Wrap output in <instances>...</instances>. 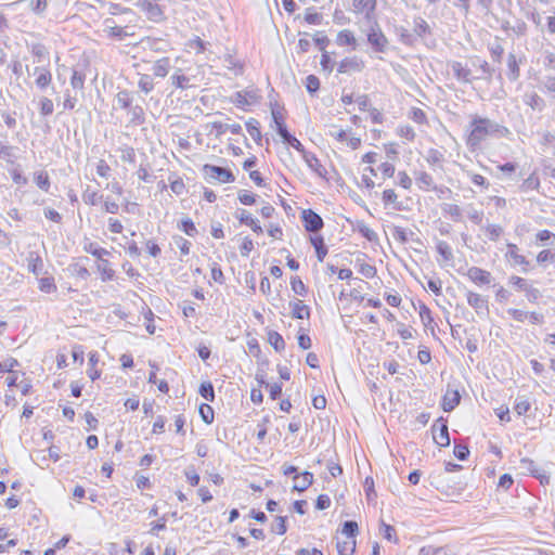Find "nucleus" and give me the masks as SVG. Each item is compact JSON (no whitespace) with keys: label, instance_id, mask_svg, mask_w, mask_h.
I'll use <instances>...</instances> for the list:
<instances>
[{"label":"nucleus","instance_id":"nucleus-9","mask_svg":"<svg viewBox=\"0 0 555 555\" xmlns=\"http://www.w3.org/2000/svg\"><path fill=\"white\" fill-rule=\"evenodd\" d=\"M466 276L477 286L490 285L493 280L490 271L479 267H470L466 272Z\"/></svg>","mask_w":555,"mask_h":555},{"label":"nucleus","instance_id":"nucleus-53","mask_svg":"<svg viewBox=\"0 0 555 555\" xmlns=\"http://www.w3.org/2000/svg\"><path fill=\"white\" fill-rule=\"evenodd\" d=\"M138 86L144 93H150L154 89L153 78L147 74H142L139 78Z\"/></svg>","mask_w":555,"mask_h":555},{"label":"nucleus","instance_id":"nucleus-22","mask_svg":"<svg viewBox=\"0 0 555 555\" xmlns=\"http://www.w3.org/2000/svg\"><path fill=\"white\" fill-rule=\"evenodd\" d=\"M238 221L249 227L255 234L260 235L263 233V228L261 227L259 221L256 218H254L253 215L247 210H242L241 215L238 216Z\"/></svg>","mask_w":555,"mask_h":555},{"label":"nucleus","instance_id":"nucleus-32","mask_svg":"<svg viewBox=\"0 0 555 555\" xmlns=\"http://www.w3.org/2000/svg\"><path fill=\"white\" fill-rule=\"evenodd\" d=\"M268 343L276 351L282 352L285 349V340L283 336L276 331H269L267 334Z\"/></svg>","mask_w":555,"mask_h":555},{"label":"nucleus","instance_id":"nucleus-54","mask_svg":"<svg viewBox=\"0 0 555 555\" xmlns=\"http://www.w3.org/2000/svg\"><path fill=\"white\" fill-rule=\"evenodd\" d=\"M199 393L207 401L212 402L215 400V390L210 382H204L201 384Z\"/></svg>","mask_w":555,"mask_h":555},{"label":"nucleus","instance_id":"nucleus-36","mask_svg":"<svg viewBox=\"0 0 555 555\" xmlns=\"http://www.w3.org/2000/svg\"><path fill=\"white\" fill-rule=\"evenodd\" d=\"M133 479L137 489L141 492L153 488V481L149 475L135 473Z\"/></svg>","mask_w":555,"mask_h":555},{"label":"nucleus","instance_id":"nucleus-59","mask_svg":"<svg viewBox=\"0 0 555 555\" xmlns=\"http://www.w3.org/2000/svg\"><path fill=\"white\" fill-rule=\"evenodd\" d=\"M170 190L176 195H181L185 193L186 185L181 177H175V179L170 180Z\"/></svg>","mask_w":555,"mask_h":555},{"label":"nucleus","instance_id":"nucleus-34","mask_svg":"<svg viewBox=\"0 0 555 555\" xmlns=\"http://www.w3.org/2000/svg\"><path fill=\"white\" fill-rule=\"evenodd\" d=\"M508 256L514 261L515 264L520 267H527L529 266V261L526 258V256L521 255L519 253V248L516 244H508Z\"/></svg>","mask_w":555,"mask_h":555},{"label":"nucleus","instance_id":"nucleus-4","mask_svg":"<svg viewBox=\"0 0 555 555\" xmlns=\"http://www.w3.org/2000/svg\"><path fill=\"white\" fill-rule=\"evenodd\" d=\"M204 179L212 184H229L235 182L233 171L228 167L205 164L202 167Z\"/></svg>","mask_w":555,"mask_h":555},{"label":"nucleus","instance_id":"nucleus-58","mask_svg":"<svg viewBox=\"0 0 555 555\" xmlns=\"http://www.w3.org/2000/svg\"><path fill=\"white\" fill-rule=\"evenodd\" d=\"M10 176L12 178V181L18 186H24L28 182L27 178L23 175L22 170L18 167L12 168L10 170Z\"/></svg>","mask_w":555,"mask_h":555},{"label":"nucleus","instance_id":"nucleus-20","mask_svg":"<svg viewBox=\"0 0 555 555\" xmlns=\"http://www.w3.org/2000/svg\"><path fill=\"white\" fill-rule=\"evenodd\" d=\"M336 43L339 47H348L351 50H356L358 47V40H357L353 31L350 29H343V30L338 31V34L336 36Z\"/></svg>","mask_w":555,"mask_h":555},{"label":"nucleus","instance_id":"nucleus-18","mask_svg":"<svg viewBox=\"0 0 555 555\" xmlns=\"http://www.w3.org/2000/svg\"><path fill=\"white\" fill-rule=\"evenodd\" d=\"M313 482V474L310 472H302L294 476L293 490L297 492L306 491Z\"/></svg>","mask_w":555,"mask_h":555},{"label":"nucleus","instance_id":"nucleus-28","mask_svg":"<svg viewBox=\"0 0 555 555\" xmlns=\"http://www.w3.org/2000/svg\"><path fill=\"white\" fill-rule=\"evenodd\" d=\"M237 249L242 257L248 258L251 251L255 249V242L250 235L238 236Z\"/></svg>","mask_w":555,"mask_h":555},{"label":"nucleus","instance_id":"nucleus-61","mask_svg":"<svg viewBox=\"0 0 555 555\" xmlns=\"http://www.w3.org/2000/svg\"><path fill=\"white\" fill-rule=\"evenodd\" d=\"M509 284L512 286H514L515 288H517V289L526 291V292H531V288H530V285H529L528 281L526 279H524V278H520V276H517V275H513L509 279Z\"/></svg>","mask_w":555,"mask_h":555},{"label":"nucleus","instance_id":"nucleus-30","mask_svg":"<svg viewBox=\"0 0 555 555\" xmlns=\"http://www.w3.org/2000/svg\"><path fill=\"white\" fill-rule=\"evenodd\" d=\"M170 69V59L165 56L158 59L153 64V74L156 77L165 78Z\"/></svg>","mask_w":555,"mask_h":555},{"label":"nucleus","instance_id":"nucleus-45","mask_svg":"<svg viewBox=\"0 0 555 555\" xmlns=\"http://www.w3.org/2000/svg\"><path fill=\"white\" fill-rule=\"evenodd\" d=\"M535 261L538 264L554 263L555 253L547 248L541 249L535 256Z\"/></svg>","mask_w":555,"mask_h":555},{"label":"nucleus","instance_id":"nucleus-1","mask_svg":"<svg viewBox=\"0 0 555 555\" xmlns=\"http://www.w3.org/2000/svg\"><path fill=\"white\" fill-rule=\"evenodd\" d=\"M83 250L95 258L94 268L102 282H111L116 278V270L108 257L111 251L93 242L85 244Z\"/></svg>","mask_w":555,"mask_h":555},{"label":"nucleus","instance_id":"nucleus-35","mask_svg":"<svg viewBox=\"0 0 555 555\" xmlns=\"http://www.w3.org/2000/svg\"><path fill=\"white\" fill-rule=\"evenodd\" d=\"M356 539L348 538L345 541L337 542V552L339 555H352L356 551Z\"/></svg>","mask_w":555,"mask_h":555},{"label":"nucleus","instance_id":"nucleus-50","mask_svg":"<svg viewBox=\"0 0 555 555\" xmlns=\"http://www.w3.org/2000/svg\"><path fill=\"white\" fill-rule=\"evenodd\" d=\"M179 229L189 236H195L197 234L195 223L190 218L182 219L179 224Z\"/></svg>","mask_w":555,"mask_h":555},{"label":"nucleus","instance_id":"nucleus-24","mask_svg":"<svg viewBox=\"0 0 555 555\" xmlns=\"http://www.w3.org/2000/svg\"><path fill=\"white\" fill-rule=\"evenodd\" d=\"M35 75H36V85L40 89L48 88L52 82V74L49 68L47 67H36L35 68Z\"/></svg>","mask_w":555,"mask_h":555},{"label":"nucleus","instance_id":"nucleus-64","mask_svg":"<svg viewBox=\"0 0 555 555\" xmlns=\"http://www.w3.org/2000/svg\"><path fill=\"white\" fill-rule=\"evenodd\" d=\"M238 201L245 206H251L257 202V195L250 191H242L238 193Z\"/></svg>","mask_w":555,"mask_h":555},{"label":"nucleus","instance_id":"nucleus-16","mask_svg":"<svg viewBox=\"0 0 555 555\" xmlns=\"http://www.w3.org/2000/svg\"><path fill=\"white\" fill-rule=\"evenodd\" d=\"M467 304L476 310L477 313H488V300L478 293L468 292L466 295Z\"/></svg>","mask_w":555,"mask_h":555},{"label":"nucleus","instance_id":"nucleus-41","mask_svg":"<svg viewBox=\"0 0 555 555\" xmlns=\"http://www.w3.org/2000/svg\"><path fill=\"white\" fill-rule=\"evenodd\" d=\"M271 532L275 535H284L287 532V518L285 516H276L271 526Z\"/></svg>","mask_w":555,"mask_h":555},{"label":"nucleus","instance_id":"nucleus-57","mask_svg":"<svg viewBox=\"0 0 555 555\" xmlns=\"http://www.w3.org/2000/svg\"><path fill=\"white\" fill-rule=\"evenodd\" d=\"M259 215L261 216L262 219H273L274 217H279V212L276 211L275 207L270 204V203H266L264 205L261 206V208L259 209Z\"/></svg>","mask_w":555,"mask_h":555},{"label":"nucleus","instance_id":"nucleus-8","mask_svg":"<svg viewBox=\"0 0 555 555\" xmlns=\"http://www.w3.org/2000/svg\"><path fill=\"white\" fill-rule=\"evenodd\" d=\"M433 438L437 446L448 447L450 444V437L448 430L447 420L439 417L433 425Z\"/></svg>","mask_w":555,"mask_h":555},{"label":"nucleus","instance_id":"nucleus-13","mask_svg":"<svg viewBox=\"0 0 555 555\" xmlns=\"http://www.w3.org/2000/svg\"><path fill=\"white\" fill-rule=\"evenodd\" d=\"M364 67V63L362 60L357 56L345 57L340 61L338 65V73L340 74H351L361 72Z\"/></svg>","mask_w":555,"mask_h":555},{"label":"nucleus","instance_id":"nucleus-25","mask_svg":"<svg viewBox=\"0 0 555 555\" xmlns=\"http://www.w3.org/2000/svg\"><path fill=\"white\" fill-rule=\"evenodd\" d=\"M382 202L386 207L390 206L397 210L402 209V205L399 202V195L393 189H385L382 192Z\"/></svg>","mask_w":555,"mask_h":555},{"label":"nucleus","instance_id":"nucleus-15","mask_svg":"<svg viewBox=\"0 0 555 555\" xmlns=\"http://www.w3.org/2000/svg\"><path fill=\"white\" fill-rule=\"evenodd\" d=\"M141 9L152 21L158 22L164 18V11L155 0H144Z\"/></svg>","mask_w":555,"mask_h":555},{"label":"nucleus","instance_id":"nucleus-27","mask_svg":"<svg viewBox=\"0 0 555 555\" xmlns=\"http://www.w3.org/2000/svg\"><path fill=\"white\" fill-rule=\"evenodd\" d=\"M271 114H272V119L275 124L278 133L285 131L287 129L286 122H285V119H286L285 109L279 105H275L274 107H272Z\"/></svg>","mask_w":555,"mask_h":555},{"label":"nucleus","instance_id":"nucleus-33","mask_svg":"<svg viewBox=\"0 0 555 555\" xmlns=\"http://www.w3.org/2000/svg\"><path fill=\"white\" fill-rule=\"evenodd\" d=\"M291 289L293 293L300 297H306L309 293L308 286L304 283V281L300 279V276L295 275L291 278L289 281Z\"/></svg>","mask_w":555,"mask_h":555},{"label":"nucleus","instance_id":"nucleus-63","mask_svg":"<svg viewBox=\"0 0 555 555\" xmlns=\"http://www.w3.org/2000/svg\"><path fill=\"white\" fill-rule=\"evenodd\" d=\"M39 111L43 116L51 115L54 111L53 101L49 98H42L39 102Z\"/></svg>","mask_w":555,"mask_h":555},{"label":"nucleus","instance_id":"nucleus-39","mask_svg":"<svg viewBox=\"0 0 555 555\" xmlns=\"http://www.w3.org/2000/svg\"><path fill=\"white\" fill-rule=\"evenodd\" d=\"M380 531L383 533V537L387 541H389V542H391L393 544H398L399 543V538H398L397 531H396L393 526L388 525L385 521H380Z\"/></svg>","mask_w":555,"mask_h":555},{"label":"nucleus","instance_id":"nucleus-26","mask_svg":"<svg viewBox=\"0 0 555 555\" xmlns=\"http://www.w3.org/2000/svg\"><path fill=\"white\" fill-rule=\"evenodd\" d=\"M418 314L423 325L434 333L436 328V323L430 308L425 304H421L418 307Z\"/></svg>","mask_w":555,"mask_h":555},{"label":"nucleus","instance_id":"nucleus-38","mask_svg":"<svg viewBox=\"0 0 555 555\" xmlns=\"http://www.w3.org/2000/svg\"><path fill=\"white\" fill-rule=\"evenodd\" d=\"M279 135L283 139V141L285 143H287L288 145H291L292 147H294L297 152H299L300 154L305 153V147L302 145V143L294 135H292L287 129L281 133H279Z\"/></svg>","mask_w":555,"mask_h":555},{"label":"nucleus","instance_id":"nucleus-47","mask_svg":"<svg viewBox=\"0 0 555 555\" xmlns=\"http://www.w3.org/2000/svg\"><path fill=\"white\" fill-rule=\"evenodd\" d=\"M210 278L215 283L219 285H222L225 282L223 271L217 262H212L210 266Z\"/></svg>","mask_w":555,"mask_h":555},{"label":"nucleus","instance_id":"nucleus-23","mask_svg":"<svg viewBox=\"0 0 555 555\" xmlns=\"http://www.w3.org/2000/svg\"><path fill=\"white\" fill-rule=\"evenodd\" d=\"M358 272L366 279H374L377 275V269L374 264L366 261V258H358L356 261Z\"/></svg>","mask_w":555,"mask_h":555},{"label":"nucleus","instance_id":"nucleus-37","mask_svg":"<svg viewBox=\"0 0 555 555\" xmlns=\"http://www.w3.org/2000/svg\"><path fill=\"white\" fill-rule=\"evenodd\" d=\"M266 233L273 241H282L284 237V229L279 222H270L267 227Z\"/></svg>","mask_w":555,"mask_h":555},{"label":"nucleus","instance_id":"nucleus-42","mask_svg":"<svg viewBox=\"0 0 555 555\" xmlns=\"http://www.w3.org/2000/svg\"><path fill=\"white\" fill-rule=\"evenodd\" d=\"M38 288L46 294L54 293L56 291L54 279L52 276L39 279Z\"/></svg>","mask_w":555,"mask_h":555},{"label":"nucleus","instance_id":"nucleus-6","mask_svg":"<svg viewBox=\"0 0 555 555\" xmlns=\"http://www.w3.org/2000/svg\"><path fill=\"white\" fill-rule=\"evenodd\" d=\"M366 38L375 52L384 53L388 50L389 40L376 22L367 30Z\"/></svg>","mask_w":555,"mask_h":555},{"label":"nucleus","instance_id":"nucleus-43","mask_svg":"<svg viewBox=\"0 0 555 555\" xmlns=\"http://www.w3.org/2000/svg\"><path fill=\"white\" fill-rule=\"evenodd\" d=\"M198 413H199L203 422L207 425L211 424L215 420L214 409L207 403H202L199 405Z\"/></svg>","mask_w":555,"mask_h":555},{"label":"nucleus","instance_id":"nucleus-44","mask_svg":"<svg viewBox=\"0 0 555 555\" xmlns=\"http://www.w3.org/2000/svg\"><path fill=\"white\" fill-rule=\"evenodd\" d=\"M397 134L399 138L412 142L416 138V133L410 125H401L397 129Z\"/></svg>","mask_w":555,"mask_h":555},{"label":"nucleus","instance_id":"nucleus-46","mask_svg":"<svg viewBox=\"0 0 555 555\" xmlns=\"http://www.w3.org/2000/svg\"><path fill=\"white\" fill-rule=\"evenodd\" d=\"M166 417L164 415H158L152 425L151 435L152 436H159L163 435L166 430Z\"/></svg>","mask_w":555,"mask_h":555},{"label":"nucleus","instance_id":"nucleus-60","mask_svg":"<svg viewBox=\"0 0 555 555\" xmlns=\"http://www.w3.org/2000/svg\"><path fill=\"white\" fill-rule=\"evenodd\" d=\"M297 341L299 348H301L302 350H308L312 346V340L310 336L302 328L298 331Z\"/></svg>","mask_w":555,"mask_h":555},{"label":"nucleus","instance_id":"nucleus-21","mask_svg":"<svg viewBox=\"0 0 555 555\" xmlns=\"http://www.w3.org/2000/svg\"><path fill=\"white\" fill-rule=\"evenodd\" d=\"M376 0H353V11L356 13L364 14L366 17H371L376 10Z\"/></svg>","mask_w":555,"mask_h":555},{"label":"nucleus","instance_id":"nucleus-55","mask_svg":"<svg viewBox=\"0 0 555 555\" xmlns=\"http://www.w3.org/2000/svg\"><path fill=\"white\" fill-rule=\"evenodd\" d=\"M397 184L404 189V190H411L413 185L412 178L409 176V173L405 170H401L397 175Z\"/></svg>","mask_w":555,"mask_h":555},{"label":"nucleus","instance_id":"nucleus-56","mask_svg":"<svg viewBox=\"0 0 555 555\" xmlns=\"http://www.w3.org/2000/svg\"><path fill=\"white\" fill-rule=\"evenodd\" d=\"M184 477L186 482L191 487H197L201 480V476L194 467H189L184 470Z\"/></svg>","mask_w":555,"mask_h":555},{"label":"nucleus","instance_id":"nucleus-62","mask_svg":"<svg viewBox=\"0 0 555 555\" xmlns=\"http://www.w3.org/2000/svg\"><path fill=\"white\" fill-rule=\"evenodd\" d=\"M378 170L384 179H390L393 177L396 168L391 162H384L379 165Z\"/></svg>","mask_w":555,"mask_h":555},{"label":"nucleus","instance_id":"nucleus-31","mask_svg":"<svg viewBox=\"0 0 555 555\" xmlns=\"http://www.w3.org/2000/svg\"><path fill=\"white\" fill-rule=\"evenodd\" d=\"M27 268L28 270L34 273L35 275H38L42 272L43 269V260L41 256L38 253H30L27 258Z\"/></svg>","mask_w":555,"mask_h":555},{"label":"nucleus","instance_id":"nucleus-49","mask_svg":"<svg viewBox=\"0 0 555 555\" xmlns=\"http://www.w3.org/2000/svg\"><path fill=\"white\" fill-rule=\"evenodd\" d=\"M409 117L418 125H426L428 122L426 113L420 107H413L410 111Z\"/></svg>","mask_w":555,"mask_h":555},{"label":"nucleus","instance_id":"nucleus-7","mask_svg":"<svg viewBox=\"0 0 555 555\" xmlns=\"http://www.w3.org/2000/svg\"><path fill=\"white\" fill-rule=\"evenodd\" d=\"M242 168L248 173L249 180L257 188H266L267 181L262 172L258 169V158L256 155L250 154L242 164Z\"/></svg>","mask_w":555,"mask_h":555},{"label":"nucleus","instance_id":"nucleus-10","mask_svg":"<svg viewBox=\"0 0 555 555\" xmlns=\"http://www.w3.org/2000/svg\"><path fill=\"white\" fill-rule=\"evenodd\" d=\"M308 242L313 247L318 261L323 262L328 255V246L324 236L321 233L310 234Z\"/></svg>","mask_w":555,"mask_h":555},{"label":"nucleus","instance_id":"nucleus-11","mask_svg":"<svg viewBox=\"0 0 555 555\" xmlns=\"http://www.w3.org/2000/svg\"><path fill=\"white\" fill-rule=\"evenodd\" d=\"M103 370L101 365L100 354L96 351H91L88 354V369L87 375L88 377L94 382L100 379L102 376Z\"/></svg>","mask_w":555,"mask_h":555},{"label":"nucleus","instance_id":"nucleus-12","mask_svg":"<svg viewBox=\"0 0 555 555\" xmlns=\"http://www.w3.org/2000/svg\"><path fill=\"white\" fill-rule=\"evenodd\" d=\"M88 258H75L68 267V271L74 278L87 280L90 276V271L87 268Z\"/></svg>","mask_w":555,"mask_h":555},{"label":"nucleus","instance_id":"nucleus-2","mask_svg":"<svg viewBox=\"0 0 555 555\" xmlns=\"http://www.w3.org/2000/svg\"><path fill=\"white\" fill-rule=\"evenodd\" d=\"M494 131V126L490 119L474 116L469 122L465 142L469 150L476 151L481 143Z\"/></svg>","mask_w":555,"mask_h":555},{"label":"nucleus","instance_id":"nucleus-14","mask_svg":"<svg viewBox=\"0 0 555 555\" xmlns=\"http://www.w3.org/2000/svg\"><path fill=\"white\" fill-rule=\"evenodd\" d=\"M292 318L297 320H309L311 309L301 299H295L289 302Z\"/></svg>","mask_w":555,"mask_h":555},{"label":"nucleus","instance_id":"nucleus-5","mask_svg":"<svg viewBox=\"0 0 555 555\" xmlns=\"http://www.w3.org/2000/svg\"><path fill=\"white\" fill-rule=\"evenodd\" d=\"M301 224L305 231L310 235L314 233H321L324 228V221L322 217L311 208H305L299 215Z\"/></svg>","mask_w":555,"mask_h":555},{"label":"nucleus","instance_id":"nucleus-17","mask_svg":"<svg viewBox=\"0 0 555 555\" xmlns=\"http://www.w3.org/2000/svg\"><path fill=\"white\" fill-rule=\"evenodd\" d=\"M255 379L259 386H263L269 391V397L271 400H276L282 395L283 386L280 383L269 384L266 380V375L263 373H258L255 376Z\"/></svg>","mask_w":555,"mask_h":555},{"label":"nucleus","instance_id":"nucleus-3","mask_svg":"<svg viewBox=\"0 0 555 555\" xmlns=\"http://www.w3.org/2000/svg\"><path fill=\"white\" fill-rule=\"evenodd\" d=\"M328 134L340 147L344 149L354 151L358 150L362 144L361 137L358 135L351 127L340 128L338 126L332 125Z\"/></svg>","mask_w":555,"mask_h":555},{"label":"nucleus","instance_id":"nucleus-48","mask_svg":"<svg viewBox=\"0 0 555 555\" xmlns=\"http://www.w3.org/2000/svg\"><path fill=\"white\" fill-rule=\"evenodd\" d=\"M531 409V403L526 398H518L514 404V411L517 415H526Z\"/></svg>","mask_w":555,"mask_h":555},{"label":"nucleus","instance_id":"nucleus-19","mask_svg":"<svg viewBox=\"0 0 555 555\" xmlns=\"http://www.w3.org/2000/svg\"><path fill=\"white\" fill-rule=\"evenodd\" d=\"M461 401V396L457 390L449 389L442 397L441 408L444 412H451L454 410Z\"/></svg>","mask_w":555,"mask_h":555},{"label":"nucleus","instance_id":"nucleus-29","mask_svg":"<svg viewBox=\"0 0 555 555\" xmlns=\"http://www.w3.org/2000/svg\"><path fill=\"white\" fill-rule=\"evenodd\" d=\"M301 155L311 170H313L319 176L325 175V168L321 164L320 159L315 156V154L305 151V153Z\"/></svg>","mask_w":555,"mask_h":555},{"label":"nucleus","instance_id":"nucleus-40","mask_svg":"<svg viewBox=\"0 0 555 555\" xmlns=\"http://www.w3.org/2000/svg\"><path fill=\"white\" fill-rule=\"evenodd\" d=\"M246 130L248 134L255 140H261L260 122L255 118H249L246 122Z\"/></svg>","mask_w":555,"mask_h":555},{"label":"nucleus","instance_id":"nucleus-52","mask_svg":"<svg viewBox=\"0 0 555 555\" xmlns=\"http://www.w3.org/2000/svg\"><path fill=\"white\" fill-rule=\"evenodd\" d=\"M35 182L37 186L46 192L49 191L50 188V178L47 171H39L35 175Z\"/></svg>","mask_w":555,"mask_h":555},{"label":"nucleus","instance_id":"nucleus-51","mask_svg":"<svg viewBox=\"0 0 555 555\" xmlns=\"http://www.w3.org/2000/svg\"><path fill=\"white\" fill-rule=\"evenodd\" d=\"M452 68L457 79L468 80L470 76V70L467 68L466 65L462 64L461 62H455L452 65Z\"/></svg>","mask_w":555,"mask_h":555}]
</instances>
